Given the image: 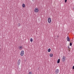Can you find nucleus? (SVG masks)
I'll list each match as a JSON object with an SVG mask.
<instances>
[{
    "mask_svg": "<svg viewBox=\"0 0 74 74\" xmlns=\"http://www.w3.org/2000/svg\"><path fill=\"white\" fill-rule=\"evenodd\" d=\"M22 6L23 8H25V4L23 3L22 4Z\"/></svg>",
    "mask_w": 74,
    "mask_h": 74,
    "instance_id": "1a4fd4ad",
    "label": "nucleus"
},
{
    "mask_svg": "<svg viewBox=\"0 0 74 74\" xmlns=\"http://www.w3.org/2000/svg\"><path fill=\"white\" fill-rule=\"evenodd\" d=\"M32 1H34V0H32Z\"/></svg>",
    "mask_w": 74,
    "mask_h": 74,
    "instance_id": "4be33fe9",
    "label": "nucleus"
},
{
    "mask_svg": "<svg viewBox=\"0 0 74 74\" xmlns=\"http://www.w3.org/2000/svg\"><path fill=\"white\" fill-rule=\"evenodd\" d=\"M18 25L19 26H20V23H18Z\"/></svg>",
    "mask_w": 74,
    "mask_h": 74,
    "instance_id": "6ab92c4d",
    "label": "nucleus"
},
{
    "mask_svg": "<svg viewBox=\"0 0 74 74\" xmlns=\"http://www.w3.org/2000/svg\"><path fill=\"white\" fill-rule=\"evenodd\" d=\"M22 48H23V47H22V46H19L18 47V49L20 50H22Z\"/></svg>",
    "mask_w": 74,
    "mask_h": 74,
    "instance_id": "6e6552de",
    "label": "nucleus"
},
{
    "mask_svg": "<svg viewBox=\"0 0 74 74\" xmlns=\"http://www.w3.org/2000/svg\"><path fill=\"white\" fill-rule=\"evenodd\" d=\"M72 69H74V66H73L72 67Z\"/></svg>",
    "mask_w": 74,
    "mask_h": 74,
    "instance_id": "f3484780",
    "label": "nucleus"
},
{
    "mask_svg": "<svg viewBox=\"0 0 74 74\" xmlns=\"http://www.w3.org/2000/svg\"><path fill=\"white\" fill-rule=\"evenodd\" d=\"M73 10H74V7H73Z\"/></svg>",
    "mask_w": 74,
    "mask_h": 74,
    "instance_id": "412c9836",
    "label": "nucleus"
},
{
    "mask_svg": "<svg viewBox=\"0 0 74 74\" xmlns=\"http://www.w3.org/2000/svg\"><path fill=\"white\" fill-rule=\"evenodd\" d=\"M48 22L49 23H51V18H48Z\"/></svg>",
    "mask_w": 74,
    "mask_h": 74,
    "instance_id": "20e7f679",
    "label": "nucleus"
},
{
    "mask_svg": "<svg viewBox=\"0 0 74 74\" xmlns=\"http://www.w3.org/2000/svg\"><path fill=\"white\" fill-rule=\"evenodd\" d=\"M55 72H56V74H58V73H59V69H56V70Z\"/></svg>",
    "mask_w": 74,
    "mask_h": 74,
    "instance_id": "39448f33",
    "label": "nucleus"
},
{
    "mask_svg": "<svg viewBox=\"0 0 74 74\" xmlns=\"http://www.w3.org/2000/svg\"><path fill=\"white\" fill-rule=\"evenodd\" d=\"M50 57H52V56H53V54H50Z\"/></svg>",
    "mask_w": 74,
    "mask_h": 74,
    "instance_id": "f8f14e48",
    "label": "nucleus"
},
{
    "mask_svg": "<svg viewBox=\"0 0 74 74\" xmlns=\"http://www.w3.org/2000/svg\"><path fill=\"white\" fill-rule=\"evenodd\" d=\"M67 0H65V3H66V2H67Z\"/></svg>",
    "mask_w": 74,
    "mask_h": 74,
    "instance_id": "dca6fc26",
    "label": "nucleus"
},
{
    "mask_svg": "<svg viewBox=\"0 0 74 74\" xmlns=\"http://www.w3.org/2000/svg\"><path fill=\"white\" fill-rule=\"evenodd\" d=\"M51 49H49L48 50V51L49 52H51Z\"/></svg>",
    "mask_w": 74,
    "mask_h": 74,
    "instance_id": "9b49d317",
    "label": "nucleus"
},
{
    "mask_svg": "<svg viewBox=\"0 0 74 74\" xmlns=\"http://www.w3.org/2000/svg\"><path fill=\"white\" fill-rule=\"evenodd\" d=\"M68 48H69V49H70V47L69 46L68 47Z\"/></svg>",
    "mask_w": 74,
    "mask_h": 74,
    "instance_id": "a211bd4d",
    "label": "nucleus"
},
{
    "mask_svg": "<svg viewBox=\"0 0 74 74\" xmlns=\"http://www.w3.org/2000/svg\"><path fill=\"white\" fill-rule=\"evenodd\" d=\"M20 63H21V60L19 59L18 62V66H19V65H20Z\"/></svg>",
    "mask_w": 74,
    "mask_h": 74,
    "instance_id": "423d86ee",
    "label": "nucleus"
},
{
    "mask_svg": "<svg viewBox=\"0 0 74 74\" xmlns=\"http://www.w3.org/2000/svg\"><path fill=\"white\" fill-rule=\"evenodd\" d=\"M23 55H24V51L22 50L21 52V56H23Z\"/></svg>",
    "mask_w": 74,
    "mask_h": 74,
    "instance_id": "f03ea898",
    "label": "nucleus"
},
{
    "mask_svg": "<svg viewBox=\"0 0 74 74\" xmlns=\"http://www.w3.org/2000/svg\"><path fill=\"white\" fill-rule=\"evenodd\" d=\"M72 45V42H70V46H71Z\"/></svg>",
    "mask_w": 74,
    "mask_h": 74,
    "instance_id": "4468645a",
    "label": "nucleus"
},
{
    "mask_svg": "<svg viewBox=\"0 0 74 74\" xmlns=\"http://www.w3.org/2000/svg\"><path fill=\"white\" fill-rule=\"evenodd\" d=\"M38 9L37 8H36L35 9L34 11L35 12H38Z\"/></svg>",
    "mask_w": 74,
    "mask_h": 74,
    "instance_id": "7ed1b4c3",
    "label": "nucleus"
},
{
    "mask_svg": "<svg viewBox=\"0 0 74 74\" xmlns=\"http://www.w3.org/2000/svg\"><path fill=\"white\" fill-rule=\"evenodd\" d=\"M30 41L31 42H33V39H32V38H31L30 39Z\"/></svg>",
    "mask_w": 74,
    "mask_h": 74,
    "instance_id": "ddd939ff",
    "label": "nucleus"
},
{
    "mask_svg": "<svg viewBox=\"0 0 74 74\" xmlns=\"http://www.w3.org/2000/svg\"><path fill=\"white\" fill-rule=\"evenodd\" d=\"M57 37H59V35H58L57 36Z\"/></svg>",
    "mask_w": 74,
    "mask_h": 74,
    "instance_id": "aec40b11",
    "label": "nucleus"
},
{
    "mask_svg": "<svg viewBox=\"0 0 74 74\" xmlns=\"http://www.w3.org/2000/svg\"><path fill=\"white\" fill-rule=\"evenodd\" d=\"M29 74H32V72H29Z\"/></svg>",
    "mask_w": 74,
    "mask_h": 74,
    "instance_id": "2eb2a0df",
    "label": "nucleus"
},
{
    "mask_svg": "<svg viewBox=\"0 0 74 74\" xmlns=\"http://www.w3.org/2000/svg\"><path fill=\"white\" fill-rule=\"evenodd\" d=\"M66 40L67 41H70V38L68 36L66 38Z\"/></svg>",
    "mask_w": 74,
    "mask_h": 74,
    "instance_id": "0eeeda50",
    "label": "nucleus"
},
{
    "mask_svg": "<svg viewBox=\"0 0 74 74\" xmlns=\"http://www.w3.org/2000/svg\"><path fill=\"white\" fill-rule=\"evenodd\" d=\"M60 63V59H59L57 60V63Z\"/></svg>",
    "mask_w": 74,
    "mask_h": 74,
    "instance_id": "9d476101",
    "label": "nucleus"
},
{
    "mask_svg": "<svg viewBox=\"0 0 74 74\" xmlns=\"http://www.w3.org/2000/svg\"><path fill=\"white\" fill-rule=\"evenodd\" d=\"M62 60L63 62H65V61L66 60V57H65V56H63L62 58Z\"/></svg>",
    "mask_w": 74,
    "mask_h": 74,
    "instance_id": "f257e3e1",
    "label": "nucleus"
}]
</instances>
